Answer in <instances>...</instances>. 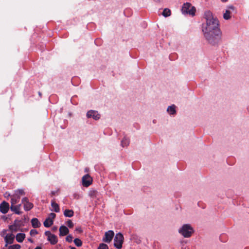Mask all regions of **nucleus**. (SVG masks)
<instances>
[{"label": "nucleus", "mask_w": 249, "mask_h": 249, "mask_svg": "<svg viewBox=\"0 0 249 249\" xmlns=\"http://www.w3.org/2000/svg\"><path fill=\"white\" fill-rule=\"evenodd\" d=\"M73 237L71 235H68L66 238V241L69 243H71L72 241Z\"/></svg>", "instance_id": "nucleus-28"}, {"label": "nucleus", "mask_w": 249, "mask_h": 249, "mask_svg": "<svg viewBox=\"0 0 249 249\" xmlns=\"http://www.w3.org/2000/svg\"><path fill=\"white\" fill-rule=\"evenodd\" d=\"M124 239V236L121 233H117L114 239V247L118 249H121L122 248Z\"/></svg>", "instance_id": "nucleus-4"}, {"label": "nucleus", "mask_w": 249, "mask_h": 249, "mask_svg": "<svg viewBox=\"0 0 249 249\" xmlns=\"http://www.w3.org/2000/svg\"><path fill=\"white\" fill-rule=\"evenodd\" d=\"M71 249H76L75 247H71Z\"/></svg>", "instance_id": "nucleus-41"}, {"label": "nucleus", "mask_w": 249, "mask_h": 249, "mask_svg": "<svg viewBox=\"0 0 249 249\" xmlns=\"http://www.w3.org/2000/svg\"><path fill=\"white\" fill-rule=\"evenodd\" d=\"M67 225L70 228H72L73 227V223H72V222L71 221V220L69 219L67 221Z\"/></svg>", "instance_id": "nucleus-30"}, {"label": "nucleus", "mask_w": 249, "mask_h": 249, "mask_svg": "<svg viewBox=\"0 0 249 249\" xmlns=\"http://www.w3.org/2000/svg\"><path fill=\"white\" fill-rule=\"evenodd\" d=\"M14 224H15L16 223L17 224H18L19 225V228H20V227L21 226V221H20V220H15L14 221Z\"/></svg>", "instance_id": "nucleus-33"}, {"label": "nucleus", "mask_w": 249, "mask_h": 249, "mask_svg": "<svg viewBox=\"0 0 249 249\" xmlns=\"http://www.w3.org/2000/svg\"><path fill=\"white\" fill-rule=\"evenodd\" d=\"M155 1L157 2H160V0H154Z\"/></svg>", "instance_id": "nucleus-39"}, {"label": "nucleus", "mask_w": 249, "mask_h": 249, "mask_svg": "<svg viewBox=\"0 0 249 249\" xmlns=\"http://www.w3.org/2000/svg\"><path fill=\"white\" fill-rule=\"evenodd\" d=\"M181 11L184 14H189L194 16L195 15L196 9L194 6L192 5L191 3L186 2L183 5Z\"/></svg>", "instance_id": "nucleus-3"}, {"label": "nucleus", "mask_w": 249, "mask_h": 249, "mask_svg": "<svg viewBox=\"0 0 249 249\" xmlns=\"http://www.w3.org/2000/svg\"><path fill=\"white\" fill-rule=\"evenodd\" d=\"M129 143V140L125 137L121 141V144L123 147L127 146Z\"/></svg>", "instance_id": "nucleus-23"}, {"label": "nucleus", "mask_w": 249, "mask_h": 249, "mask_svg": "<svg viewBox=\"0 0 249 249\" xmlns=\"http://www.w3.org/2000/svg\"><path fill=\"white\" fill-rule=\"evenodd\" d=\"M222 2H226L228 0H221Z\"/></svg>", "instance_id": "nucleus-40"}, {"label": "nucleus", "mask_w": 249, "mask_h": 249, "mask_svg": "<svg viewBox=\"0 0 249 249\" xmlns=\"http://www.w3.org/2000/svg\"><path fill=\"white\" fill-rule=\"evenodd\" d=\"M194 229L189 224H184L178 230V232L185 238H189L194 233Z\"/></svg>", "instance_id": "nucleus-2"}, {"label": "nucleus", "mask_w": 249, "mask_h": 249, "mask_svg": "<svg viewBox=\"0 0 249 249\" xmlns=\"http://www.w3.org/2000/svg\"><path fill=\"white\" fill-rule=\"evenodd\" d=\"M82 184L84 187L89 186L92 182V179L89 174H87L82 177Z\"/></svg>", "instance_id": "nucleus-10"}, {"label": "nucleus", "mask_w": 249, "mask_h": 249, "mask_svg": "<svg viewBox=\"0 0 249 249\" xmlns=\"http://www.w3.org/2000/svg\"><path fill=\"white\" fill-rule=\"evenodd\" d=\"M9 209V204L7 202L3 201L0 204V212L3 213L5 214L6 213Z\"/></svg>", "instance_id": "nucleus-11"}, {"label": "nucleus", "mask_w": 249, "mask_h": 249, "mask_svg": "<svg viewBox=\"0 0 249 249\" xmlns=\"http://www.w3.org/2000/svg\"><path fill=\"white\" fill-rule=\"evenodd\" d=\"M10 249H20L21 246L19 244H15L12 246H9Z\"/></svg>", "instance_id": "nucleus-29"}, {"label": "nucleus", "mask_w": 249, "mask_h": 249, "mask_svg": "<svg viewBox=\"0 0 249 249\" xmlns=\"http://www.w3.org/2000/svg\"><path fill=\"white\" fill-rule=\"evenodd\" d=\"M64 215L66 217H71L74 215V212L72 210L66 209L64 212Z\"/></svg>", "instance_id": "nucleus-17"}, {"label": "nucleus", "mask_w": 249, "mask_h": 249, "mask_svg": "<svg viewBox=\"0 0 249 249\" xmlns=\"http://www.w3.org/2000/svg\"><path fill=\"white\" fill-rule=\"evenodd\" d=\"M171 10L168 8H165L162 12V15L165 17H169L171 15Z\"/></svg>", "instance_id": "nucleus-25"}, {"label": "nucleus", "mask_w": 249, "mask_h": 249, "mask_svg": "<svg viewBox=\"0 0 249 249\" xmlns=\"http://www.w3.org/2000/svg\"><path fill=\"white\" fill-rule=\"evenodd\" d=\"M25 238V234L23 233H18L16 235V240L19 243H22Z\"/></svg>", "instance_id": "nucleus-15"}, {"label": "nucleus", "mask_w": 249, "mask_h": 249, "mask_svg": "<svg viewBox=\"0 0 249 249\" xmlns=\"http://www.w3.org/2000/svg\"><path fill=\"white\" fill-rule=\"evenodd\" d=\"M69 230L65 226H61L59 228V236H63L69 233Z\"/></svg>", "instance_id": "nucleus-13"}, {"label": "nucleus", "mask_w": 249, "mask_h": 249, "mask_svg": "<svg viewBox=\"0 0 249 249\" xmlns=\"http://www.w3.org/2000/svg\"><path fill=\"white\" fill-rule=\"evenodd\" d=\"M31 223L32 226L34 228H38L41 225V224L37 218H34L31 220Z\"/></svg>", "instance_id": "nucleus-16"}, {"label": "nucleus", "mask_w": 249, "mask_h": 249, "mask_svg": "<svg viewBox=\"0 0 249 249\" xmlns=\"http://www.w3.org/2000/svg\"><path fill=\"white\" fill-rule=\"evenodd\" d=\"M97 249H108V246L104 243L100 244Z\"/></svg>", "instance_id": "nucleus-27"}, {"label": "nucleus", "mask_w": 249, "mask_h": 249, "mask_svg": "<svg viewBox=\"0 0 249 249\" xmlns=\"http://www.w3.org/2000/svg\"><path fill=\"white\" fill-rule=\"evenodd\" d=\"M19 199L20 198H19L18 196L13 195L12 196L11 199V205H15L16 203H17L19 201Z\"/></svg>", "instance_id": "nucleus-20"}, {"label": "nucleus", "mask_w": 249, "mask_h": 249, "mask_svg": "<svg viewBox=\"0 0 249 249\" xmlns=\"http://www.w3.org/2000/svg\"><path fill=\"white\" fill-rule=\"evenodd\" d=\"M51 206L53 208L54 211L56 213H58L60 211V208L58 204L55 203L54 201H52Z\"/></svg>", "instance_id": "nucleus-19"}, {"label": "nucleus", "mask_w": 249, "mask_h": 249, "mask_svg": "<svg viewBox=\"0 0 249 249\" xmlns=\"http://www.w3.org/2000/svg\"><path fill=\"white\" fill-rule=\"evenodd\" d=\"M230 8H231V9H233V6H231V7H230Z\"/></svg>", "instance_id": "nucleus-43"}, {"label": "nucleus", "mask_w": 249, "mask_h": 249, "mask_svg": "<svg viewBox=\"0 0 249 249\" xmlns=\"http://www.w3.org/2000/svg\"><path fill=\"white\" fill-rule=\"evenodd\" d=\"M175 106L172 105L171 106L168 107L167 111L170 114H174L176 113V110H175Z\"/></svg>", "instance_id": "nucleus-22"}, {"label": "nucleus", "mask_w": 249, "mask_h": 249, "mask_svg": "<svg viewBox=\"0 0 249 249\" xmlns=\"http://www.w3.org/2000/svg\"><path fill=\"white\" fill-rule=\"evenodd\" d=\"M22 203L23 204L24 210L28 211L33 208L34 205L29 201L27 197H25L22 199Z\"/></svg>", "instance_id": "nucleus-7"}, {"label": "nucleus", "mask_w": 249, "mask_h": 249, "mask_svg": "<svg viewBox=\"0 0 249 249\" xmlns=\"http://www.w3.org/2000/svg\"><path fill=\"white\" fill-rule=\"evenodd\" d=\"M37 234H38V232L36 230L32 229L30 231V234L31 236H35Z\"/></svg>", "instance_id": "nucleus-31"}, {"label": "nucleus", "mask_w": 249, "mask_h": 249, "mask_svg": "<svg viewBox=\"0 0 249 249\" xmlns=\"http://www.w3.org/2000/svg\"><path fill=\"white\" fill-rule=\"evenodd\" d=\"M9 229L12 232H16L20 230L19 225L16 223L15 224H14L12 225H10L9 226Z\"/></svg>", "instance_id": "nucleus-18"}, {"label": "nucleus", "mask_w": 249, "mask_h": 249, "mask_svg": "<svg viewBox=\"0 0 249 249\" xmlns=\"http://www.w3.org/2000/svg\"><path fill=\"white\" fill-rule=\"evenodd\" d=\"M24 194H25V193L24 192V190H22V189H19V190H16L14 194V195L15 196H18L19 198H20L21 196L24 195Z\"/></svg>", "instance_id": "nucleus-24"}, {"label": "nucleus", "mask_w": 249, "mask_h": 249, "mask_svg": "<svg viewBox=\"0 0 249 249\" xmlns=\"http://www.w3.org/2000/svg\"><path fill=\"white\" fill-rule=\"evenodd\" d=\"M35 249H42L41 247H36Z\"/></svg>", "instance_id": "nucleus-38"}, {"label": "nucleus", "mask_w": 249, "mask_h": 249, "mask_svg": "<svg viewBox=\"0 0 249 249\" xmlns=\"http://www.w3.org/2000/svg\"><path fill=\"white\" fill-rule=\"evenodd\" d=\"M231 12L228 10H226L225 12L223 14V18L226 20H228L231 18Z\"/></svg>", "instance_id": "nucleus-21"}, {"label": "nucleus", "mask_w": 249, "mask_h": 249, "mask_svg": "<svg viewBox=\"0 0 249 249\" xmlns=\"http://www.w3.org/2000/svg\"><path fill=\"white\" fill-rule=\"evenodd\" d=\"M206 22L202 26V31L208 42L212 45L217 43L220 39L221 32L219 28V21L214 18L210 12L205 14Z\"/></svg>", "instance_id": "nucleus-1"}, {"label": "nucleus", "mask_w": 249, "mask_h": 249, "mask_svg": "<svg viewBox=\"0 0 249 249\" xmlns=\"http://www.w3.org/2000/svg\"><path fill=\"white\" fill-rule=\"evenodd\" d=\"M87 117L88 118H92L95 120H98L100 118L101 115L99 113H98L97 111L90 110L88 111L87 113Z\"/></svg>", "instance_id": "nucleus-9"}, {"label": "nucleus", "mask_w": 249, "mask_h": 249, "mask_svg": "<svg viewBox=\"0 0 249 249\" xmlns=\"http://www.w3.org/2000/svg\"><path fill=\"white\" fill-rule=\"evenodd\" d=\"M56 193V192H55V191L51 192V196H53V195H55Z\"/></svg>", "instance_id": "nucleus-35"}, {"label": "nucleus", "mask_w": 249, "mask_h": 249, "mask_svg": "<svg viewBox=\"0 0 249 249\" xmlns=\"http://www.w3.org/2000/svg\"><path fill=\"white\" fill-rule=\"evenodd\" d=\"M28 240L31 243H33V239H32L31 238H28Z\"/></svg>", "instance_id": "nucleus-36"}, {"label": "nucleus", "mask_w": 249, "mask_h": 249, "mask_svg": "<svg viewBox=\"0 0 249 249\" xmlns=\"http://www.w3.org/2000/svg\"><path fill=\"white\" fill-rule=\"evenodd\" d=\"M15 236L13 234H8L4 237V241L6 242L5 247H7L8 244H12L14 241Z\"/></svg>", "instance_id": "nucleus-12"}, {"label": "nucleus", "mask_w": 249, "mask_h": 249, "mask_svg": "<svg viewBox=\"0 0 249 249\" xmlns=\"http://www.w3.org/2000/svg\"><path fill=\"white\" fill-rule=\"evenodd\" d=\"M45 234L47 236L48 240L50 242L52 245H55L57 242L58 239L57 236L52 234L50 231H46Z\"/></svg>", "instance_id": "nucleus-6"}, {"label": "nucleus", "mask_w": 249, "mask_h": 249, "mask_svg": "<svg viewBox=\"0 0 249 249\" xmlns=\"http://www.w3.org/2000/svg\"><path fill=\"white\" fill-rule=\"evenodd\" d=\"M73 196H74V198H75V199H79V196L78 194H74L73 195Z\"/></svg>", "instance_id": "nucleus-34"}, {"label": "nucleus", "mask_w": 249, "mask_h": 249, "mask_svg": "<svg viewBox=\"0 0 249 249\" xmlns=\"http://www.w3.org/2000/svg\"><path fill=\"white\" fill-rule=\"evenodd\" d=\"M97 193L96 191H92L90 192V196L92 197L96 196V195Z\"/></svg>", "instance_id": "nucleus-32"}, {"label": "nucleus", "mask_w": 249, "mask_h": 249, "mask_svg": "<svg viewBox=\"0 0 249 249\" xmlns=\"http://www.w3.org/2000/svg\"><path fill=\"white\" fill-rule=\"evenodd\" d=\"M73 241L77 247H81L82 245V242L79 238H75Z\"/></svg>", "instance_id": "nucleus-26"}, {"label": "nucleus", "mask_w": 249, "mask_h": 249, "mask_svg": "<svg viewBox=\"0 0 249 249\" xmlns=\"http://www.w3.org/2000/svg\"><path fill=\"white\" fill-rule=\"evenodd\" d=\"M114 233L112 231H108L106 232L105 237L103 238V241L105 242L109 243H110L113 238Z\"/></svg>", "instance_id": "nucleus-8"}, {"label": "nucleus", "mask_w": 249, "mask_h": 249, "mask_svg": "<svg viewBox=\"0 0 249 249\" xmlns=\"http://www.w3.org/2000/svg\"><path fill=\"white\" fill-rule=\"evenodd\" d=\"M21 204L15 205H11L10 207V209L12 211L15 212L16 213L19 214L21 213V212L20 211Z\"/></svg>", "instance_id": "nucleus-14"}, {"label": "nucleus", "mask_w": 249, "mask_h": 249, "mask_svg": "<svg viewBox=\"0 0 249 249\" xmlns=\"http://www.w3.org/2000/svg\"><path fill=\"white\" fill-rule=\"evenodd\" d=\"M38 94H39V96H41V93H40V92H38Z\"/></svg>", "instance_id": "nucleus-42"}, {"label": "nucleus", "mask_w": 249, "mask_h": 249, "mask_svg": "<svg viewBox=\"0 0 249 249\" xmlns=\"http://www.w3.org/2000/svg\"><path fill=\"white\" fill-rule=\"evenodd\" d=\"M56 217V214L53 213H51L49 214L48 218L44 221V226L46 228L51 227L53 223V219Z\"/></svg>", "instance_id": "nucleus-5"}, {"label": "nucleus", "mask_w": 249, "mask_h": 249, "mask_svg": "<svg viewBox=\"0 0 249 249\" xmlns=\"http://www.w3.org/2000/svg\"><path fill=\"white\" fill-rule=\"evenodd\" d=\"M76 230L79 231V232H82V230L80 228H77L76 229Z\"/></svg>", "instance_id": "nucleus-37"}]
</instances>
